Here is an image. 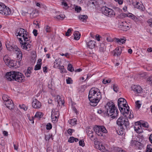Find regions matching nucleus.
<instances>
[{
  "label": "nucleus",
  "instance_id": "obj_1",
  "mask_svg": "<svg viewBox=\"0 0 152 152\" xmlns=\"http://www.w3.org/2000/svg\"><path fill=\"white\" fill-rule=\"evenodd\" d=\"M28 32L22 28L17 29L16 34L21 44V48L23 49L29 51L31 49V45L29 43L30 38L27 34Z\"/></svg>",
  "mask_w": 152,
  "mask_h": 152
},
{
  "label": "nucleus",
  "instance_id": "obj_2",
  "mask_svg": "<svg viewBox=\"0 0 152 152\" xmlns=\"http://www.w3.org/2000/svg\"><path fill=\"white\" fill-rule=\"evenodd\" d=\"M88 98L91 106H96L102 98L101 94L99 90L97 88H91L89 91Z\"/></svg>",
  "mask_w": 152,
  "mask_h": 152
},
{
  "label": "nucleus",
  "instance_id": "obj_3",
  "mask_svg": "<svg viewBox=\"0 0 152 152\" xmlns=\"http://www.w3.org/2000/svg\"><path fill=\"white\" fill-rule=\"evenodd\" d=\"M105 112L108 116H111L113 119L118 115V109L115 107L113 102H107L105 106Z\"/></svg>",
  "mask_w": 152,
  "mask_h": 152
},
{
  "label": "nucleus",
  "instance_id": "obj_4",
  "mask_svg": "<svg viewBox=\"0 0 152 152\" xmlns=\"http://www.w3.org/2000/svg\"><path fill=\"white\" fill-rule=\"evenodd\" d=\"M5 77L9 81L14 80L18 82H21L24 79L23 74L17 72L12 71L6 73Z\"/></svg>",
  "mask_w": 152,
  "mask_h": 152
},
{
  "label": "nucleus",
  "instance_id": "obj_5",
  "mask_svg": "<svg viewBox=\"0 0 152 152\" xmlns=\"http://www.w3.org/2000/svg\"><path fill=\"white\" fill-rule=\"evenodd\" d=\"M120 102L118 103V106L119 110L121 113L124 116H126L127 115L129 114L130 113V114L129 116V118H133V115L132 114L131 115V112H129V107L128 105L126 104L127 103Z\"/></svg>",
  "mask_w": 152,
  "mask_h": 152
},
{
  "label": "nucleus",
  "instance_id": "obj_6",
  "mask_svg": "<svg viewBox=\"0 0 152 152\" xmlns=\"http://www.w3.org/2000/svg\"><path fill=\"white\" fill-rule=\"evenodd\" d=\"M7 49L10 51H13L16 54L17 60L21 61L22 58V54L20 49L16 45L12 46L10 44L6 43Z\"/></svg>",
  "mask_w": 152,
  "mask_h": 152
},
{
  "label": "nucleus",
  "instance_id": "obj_7",
  "mask_svg": "<svg viewBox=\"0 0 152 152\" xmlns=\"http://www.w3.org/2000/svg\"><path fill=\"white\" fill-rule=\"evenodd\" d=\"M116 123L117 125L123 128L127 129L129 127V122L128 118L123 117H120L117 120Z\"/></svg>",
  "mask_w": 152,
  "mask_h": 152
},
{
  "label": "nucleus",
  "instance_id": "obj_8",
  "mask_svg": "<svg viewBox=\"0 0 152 152\" xmlns=\"http://www.w3.org/2000/svg\"><path fill=\"white\" fill-rule=\"evenodd\" d=\"M94 130L99 136H103V133H106L107 131L104 126H96L94 127Z\"/></svg>",
  "mask_w": 152,
  "mask_h": 152
},
{
  "label": "nucleus",
  "instance_id": "obj_9",
  "mask_svg": "<svg viewBox=\"0 0 152 152\" xmlns=\"http://www.w3.org/2000/svg\"><path fill=\"white\" fill-rule=\"evenodd\" d=\"M122 15L124 17H127L133 20L137 24L142 23V19L140 17H137L131 13H129L127 14L125 13L122 14Z\"/></svg>",
  "mask_w": 152,
  "mask_h": 152
},
{
  "label": "nucleus",
  "instance_id": "obj_10",
  "mask_svg": "<svg viewBox=\"0 0 152 152\" xmlns=\"http://www.w3.org/2000/svg\"><path fill=\"white\" fill-rule=\"evenodd\" d=\"M59 115V113L58 111H56L54 109L52 110L51 118L52 121L53 123L56 122L58 119V118Z\"/></svg>",
  "mask_w": 152,
  "mask_h": 152
},
{
  "label": "nucleus",
  "instance_id": "obj_11",
  "mask_svg": "<svg viewBox=\"0 0 152 152\" xmlns=\"http://www.w3.org/2000/svg\"><path fill=\"white\" fill-rule=\"evenodd\" d=\"M131 89L134 91L136 94L141 93L142 91V89L139 85H133L131 86Z\"/></svg>",
  "mask_w": 152,
  "mask_h": 152
},
{
  "label": "nucleus",
  "instance_id": "obj_12",
  "mask_svg": "<svg viewBox=\"0 0 152 152\" xmlns=\"http://www.w3.org/2000/svg\"><path fill=\"white\" fill-rule=\"evenodd\" d=\"M32 105L34 108H39L41 107V104L36 99H34L32 100Z\"/></svg>",
  "mask_w": 152,
  "mask_h": 152
},
{
  "label": "nucleus",
  "instance_id": "obj_13",
  "mask_svg": "<svg viewBox=\"0 0 152 152\" xmlns=\"http://www.w3.org/2000/svg\"><path fill=\"white\" fill-rule=\"evenodd\" d=\"M6 107L10 110L13 109L14 108V104L12 101L10 99L4 103Z\"/></svg>",
  "mask_w": 152,
  "mask_h": 152
},
{
  "label": "nucleus",
  "instance_id": "obj_14",
  "mask_svg": "<svg viewBox=\"0 0 152 152\" xmlns=\"http://www.w3.org/2000/svg\"><path fill=\"white\" fill-rule=\"evenodd\" d=\"M134 128V130L138 133H140L143 132V130L141 125L139 124L138 123H135Z\"/></svg>",
  "mask_w": 152,
  "mask_h": 152
},
{
  "label": "nucleus",
  "instance_id": "obj_15",
  "mask_svg": "<svg viewBox=\"0 0 152 152\" xmlns=\"http://www.w3.org/2000/svg\"><path fill=\"white\" fill-rule=\"evenodd\" d=\"M56 100L57 101L58 104L59 105H63L64 103V99L62 96H60L59 95H57L56 96Z\"/></svg>",
  "mask_w": 152,
  "mask_h": 152
},
{
  "label": "nucleus",
  "instance_id": "obj_16",
  "mask_svg": "<svg viewBox=\"0 0 152 152\" xmlns=\"http://www.w3.org/2000/svg\"><path fill=\"white\" fill-rule=\"evenodd\" d=\"M122 49L121 47H119L116 48L114 51V56H119L121 54Z\"/></svg>",
  "mask_w": 152,
  "mask_h": 152
},
{
  "label": "nucleus",
  "instance_id": "obj_17",
  "mask_svg": "<svg viewBox=\"0 0 152 152\" xmlns=\"http://www.w3.org/2000/svg\"><path fill=\"white\" fill-rule=\"evenodd\" d=\"M86 132L87 135L89 137V138L91 140H94V135L93 134V132L92 130H91L90 128H88L86 130Z\"/></svg>",
  "mask_w": 152,
  "mask_h": 152
},
{
  "label": "nucleus",
  "instance_id": "obj_18",
  "mask_svg": "<svg viewBox=\"0 0 152 152\" xmlns=\"http://www.w3.org/2000/svg\"><path fill=\"white\" fill-rule=\"evenodd\" d=\"M95 42L94 40H91L88 42H86L88 47L90 49H93L95 46Z\"/></svg>",
  "mask_w": 152,
  "mask_h": 152
},
{
  "label": "nucleus",
  "instance_id": "obj_19",
  "mask_svg": "<svg viewBox=\"0 0 152 152\" xmlns=\"http://www.w3.org/2000/svg\"><path fill=\"white\" fill-rule=\"evenodd\" d=\"M3 11L4 14H1L3 15L7 16L10 15L11 14V10L7 7H5Z\"/></svg>",
  "mask_w": 152,
  "mask_h": 152
},
{
  "label": "nucleus",
  "instance_id": "obj_20",
  "mask_svg": "<svg viewBox=\"0 0 152 152\" xmlns=\"http://www.w3.org/2000/svg\"><path fill=\"white\" fill-rule=\"evenodd\" d=\"M126 39L124 37L122 38H116L115 39V41L116 42L118 43L119 44H123L125 43L126 41Z\"/></svg>",
  "mask_w": 152,
  "mask_h": 152
},
{
  "label": "nucleus",
  "instance_id": "obj_21",
  "mask_svg": "<svg viewBox=\"0 0 152 152\" xmlns=\"http://www.w3.org/2000/svg\"><path fill=\"white\" fill-rule=\"evenodd\" d=\"M109 8L106 7H103L101 9V11L102 13L106 15H107V13L109 11Z\"/></svg>",
  "mask_w": 152,
  "mask_h": 152
},
{
  "label": "nucleus",
  "instance_id": "obj_22",
  "mask_svg": "<svg viewBox=\"0 0 152 152\" xmlns=\"http://www.w3.org/2000/svg\"><path fill=\"white\" fill-rule=\"evenodd\" d=\"M109 11H108L107 15H106V16L110 17H113L115 15V13L114 11L112 9L109 8Z\"/></svg>",
  "mask_w": 152,
  "mask_h": 152
},
{
  "label": "nucleus",
  "instance_id": "obj_23",
  "mask_svg": "<svg viewBox=\"0 0 152 152\" xmlns=\"http://www.w3.org/2000/svg\"><path fill=\"white\" fill-rule=\"evenodd\" d=\"M73 35H74V39H75L78 40L80 39V34L78 31H75Z\"/></svg>",
  "mask_w": 152,
  "mask_h": 152
},
{
  "label": "nucleus",
  "instance_id": "obj_24",
  "mask_svg": "<svg viewBox=\"0 0 152 152\" xmlns=\"http://www.w3.org/2000/svg\"><path fill=\"white\" fill-rule=\"evenodd\" d=\"M44 29L47 33H50L52 31L51 27L48 24L45 25Z\"/></svg>",
  "mask_w": 152,
  "mask_h": 152
},
{
  "label": "nucleus",
  "instance_id": "obj_25",
  "mask_svg": "<svg viewBox=\"0 0 152 152\" xmlns=\"http://www.w3.org/2000/svg\"><path fill=\"white\" fill-rule=\"evenodd\" d=\"M78 18L81 20L83 22H85L86 21V19L88 17L86 15H80L78 16Z\"/></svg>",
  "mask_w": 152,
  "mask_h": 152
},
{
  "label": "nucleus",
  "instance_id": "obj_26",
  "mask_svg": "<svg viewBox=\"0 0 152 152\" xmlns=\"http://www.w3.org/2000/svg\"><path fill=\"white\" fill-rule=\"evenodd\" d=\"M78 139L77 138H75L73 137H71L69 138L68 142L70 143L73 142L74 141L77 142L78 141Z\"/></svg>",
  "mask_w": 152,
  "mask_h": 152
},
{
  "label": "nucleus",
  "instance_id": "obj_27",
  "mask_svg": "<svg viewBox=\"0 0 152 152\" xmlns=\"http://www.w3.org/2000/svg\"><path fill=\"white\" fill-rule=\"evenodd\" d=\"M77 120L75 118L70 119L68 121L69 123L72 126H74L77 124Z\"/></svg>",
  "mask_w": 152,
  "mask_h": 152
},
{
  "label": "nucleus",
  "instance_id": "obj_28",
  "mask_svg": "<svg viewBox=\"0 0 152 152\" xmlns=\"http://www.w3.org/2000/svg\"><path fill=\"white\" fill-rule=\"evenodd\" d=\"M6 6L3 3H0V13L1 14H4L3 10L6 7Z\"/></svg>",
  "mask_w": 152,
  "mask_h": 152
},
{
  "label": "nucleus",
  "instance_id": "obj_29",
  "mask_svg": "<svg viewBox=\"0 0 152 152\" xmlns=\"http://www.w3.org/2000/svg\"><path fill=\"white\" fill-rule=\"evenodd\" d=\"M112 81V80L110 78H104L102 80V82L103 83L105 84H108L111 83Z\"/></svg>",
  "mask_w": 152,
  "mask_h": 152
},
{
  "label": "nucleus",
  "instance_id": "obj_30",
  "mask_svg": "<svg viewBox=\"0 0 152 152\" xmlns=\"http://www.w3.org/2000/svg\"><path fill=\"white\" fill-rule=\"evenodd\" d=\"M13 60H10L6 64L9 67H14L15 66V63H14Z\"/></svg>",
  "mask_w": 152,
  "mask_h": 152
},
{
  "label": "nucleus",
  "instance_id": "obj_31",
  "mask_svg": "<svg viewBox=\"0 0 152 152\" xmlns=\"http://www.w3.org/2000/svg\"><path fill=\"white\" fill-rule=\"evenodd\" d=\"M43 115L42 112H37L34 115V118H41Z\"/></svg>",
  "mask_w": 152,
  "mask_h": 152
},
{
  "label": "nucleus",
  "instance_id": "obj_32",
  "mask_svg": "<svg viewBox=\"0 0 152 152\" xmlns=\"http://www.w3.org/2000/svg\"><path fill=\"white\" fill-rule=\"evenodd\" d=\"M132 4L135 8L140 9H141L142 8L141 6L140 5V4H139V3L138 2H136L135 3L133 2Z\"/></svg>",
  "mask_w": 152,
  "mask_h": 152
},
{
  "label": "nucleus",
  "instance_id": "obj_33",
  "mask_svg": "<svg viewBox=\"0 0 152 152\" xmlns=\"http://www.w3.org/2000/svg\"><path fill=\"white\" fill-rule=\"evenodd\" d=\"M65 18V15L63 14H61L56 16L55 18L58 20H63Z\"/></svg>",
  "mask_w": 152,
  "mask_h": 152
},
{
  "label": "nucleus",
  "instance_id": "obj_34",
  "mask_svg": "<svg viewBox=\"0 0 152 152\" xmlns=\"http://www.w3.org/2000/svg\"><path fill=\"white\" fill-rule=\"evenodd\" d=\"M145 152H152V145L150 144L147 145Z\"/></svg>",
  "mask_w": 152,
  "mask_h": 152
},
{
  "label": "nucleus",
  "instance_id": "obj_35",
  "mask_svg": "<svg viewBox=\"0 0 152 152\" xmlns=\"http://www.w3.org/2000/svg\"><path fill=\"white\" fill-rule=\"evenodd\" d=\"M61 63L60 61H58V60H56L54 62V66L56 68H58L60 65V64Z\"/></svg>",
  "mask_w": 152,
  "mask_h": 152
},
{
  "label": "nucleus",
  "instance_id": "obj_36",
  "mask_svg": "<svg viewBox=\"0 0 152 152\" xmlns=\"http://www.w3.org/2000/svg\"><path fill=\"white\" fill-rule=\"evenodd\" d=\"M119 27L121 28L122 30L124 31H126L127 30L129 29V27L128 26H126L124 25H121Z\"/></svg>",
  "mask_w": 152,
  "mask_h": 152
},
{
  "label": "nucleus",
  "instance_id": "obj_37",
  "mask_svg": "<svg viewBox=\"0 0 152 152\" xmlns=\"http://www.w3.org/2000/svg\"><path fill=\"white\" fill-rule=\"evenodd\" d=\"M99 148H97V149H99L102 152H104L105 151V148L104 146H103L102 144L101 143L100 144H99Z\"/></svg>",
  "mask_w": 152,
  "mask_h": 152
},
{
  "label": "nucleus",
  "instance_id": "obj_38",
  "mask_svg": "<svg viewBox=\"0 0 152 152\" xmlns=\"http://www.w3.org/2000/svg\"><path fill=\"white\" fill-rule=\"evenodd\" d=\"M3 60L5 64H7L10 60V58L7 55H5L3 58Z\"/></svg>",
  "mask_w": 152,
  "mask_h": 152
},
{
  "label": "nucleus",
  "instance_id": "obj_39",
  "mask_svg": "<svg viewBox=\"0 0 152 152\" xmlns=\"http://www.w3.org/2000/svg\"><path fill=\"white\" fill-rule=\"evenodd\" d=\"M113 86L114 91L116 92H117L118 91L119 89L118 85L115 84H113Z\"/></svg>",
  "mask_w": 152,
  "mask_h": 152
},
{
  "label": "nucleus",
  "instance_id": "obj_40",
  "mask_svg": "<svg viewBox=\"0 0 152 152\" xmlns=\"http://www.w3.org/2000/svg\"><path fill=\"white\" fill-rule=\"evenodd\" d=\"M9 98L10 97L7 95L6 94L3 95L2 96V99L4 101V103L5 102L7 101L8 100H10V99Z\"/></svg>",
  "mask_w": 152,
  "mask_h": 152
},
{
  "label": "nucleus",
  "instance_id": "obj_41",
  "mask_svg": "<svg viewBox=\"0 0 152 152\" xmlns=\"http://www.w3.org/2000/svg\"><path fill=\"white\" fill-rule=\"evenodd\" d=\"M61 5L64 6L63 8L65 10L68 8L69 7L67 3L64 0L61 2Z\"/></svg>",
  "mask_w": 152,
  "mask_h": 152
},
{
  "label": "nucleus",
  "instance_id": "obj_42",
  "mask_svg": "<svg viewBox=\"0 0 152 152\" xmlns=\"http://www.w3.org/2000/svg\"><path fill=\"white\" fill-rule=\"evenodd\" d=\"M125 128H121L119 130V131L118 132V133L119 135H122L124 134V130Z\"/></svg>",
  "mask_w": 152,
  "mask_h": 152
},
{
  "label": "nucleus",
  "instance_id": "obj_43",
  "mask_svg": "<svg viewBox=\"0 0 152 152\" xmlns=\"http://www.w3.org/2000/svg\"><path fill=\"white\" fill-rule=\"evenodd\" d=\"M61 70V73H64L66 72V70L64 68V67L63 66L60 65L58 67Z\"/></svg>",
  "mask_w": 152,
  "mask_h": 152
},
{
  "label": "nucleus",
  "instance_id": "obj_44",
  "mask_svg": "<svg viewBox=\"0 0 152 152\" xmlns=\"http://www.w3.org/2000/svg\"><path fill=\"white\" fill-rule=\"evenodd\" d=\"M67 69L69 71L71 72H72L74 71V68L72 67V65L70 64H68Z\"/></svg>",
  "mask_w": 152,
  "mask_h": 152
},
{
  "label": "nucleus",
  "instance_id": "obj_45",
  "mask_svg": "<svg viewBox=\"0 0 152 152\" xmlns=\"http://www.w3.org/2000/svg\"><path fill=\"white\" fill-rule=\"evenodd\" d=\"M125 103H127V102L126 101V100L124 98H121L119 99L118 100V103H120L121 102H124Z\"/></svg>",
  "mask_w": 152,
  "mask_h": 152
},
{
  "label": "nucleus",
  "instance_id": "obj_46",
  "mask_svg": "<svg viewBox=\"0 0 152 152\" xmlns=\"http://www.w3.org/2000/svg\"><path fill=\"white\" fill-rule=\"evenodd\" d=\"M101 143L97 141H95L94 142V143L95 145V147L96 148H99V144H100Z\"/></svg>",
  "mask_w": 152,
  "mask_h": 152
},
{
  "label": "nucleus",
  "instance_id": "obj_47",
  "mask_svg": "<svg viewBox=\"0 0 152 152\" xmlns=\"http://www.w3.org/2000/svg\"><path fill=\"white\" fill-rule=\"evenodd\" d=\"M19 107L21 109H23L24 110H26L27 109V108L24 104L19 105Z\"/></svg>",
  "mask_w": 152,
  "mask_h": 152
},
{
  "label": "nucleus",
  "instance_id": "obj_48",
  "mask_svg": "<svg viewBox=\"0 0 152 152\" xmlns=\"http://www.w3.org/2000/svg\"><path fill=\"white\" fill-rule=\"evenodd\" d=\"M41 65L39 64H37L34 67V70H38L40 69L41 67Z\"/></svg>",
  "mask_w": 152,
  "mask_h": 152
},
{
  "label": "nucleus",
  "instance_id": "obj_49",
  "mask_svg": "<svg viewBox=\"0 0 152 152\" xmlns=\"http://www.w3.org/2000/svg\"><path fill=\"white\" fill-rule=\"evenodd\" d=\"M105 45L103 43H101L100 44V50H102V51H103L104 49L105 48Z\"/></svg>",
  "mask_w": 152,
  "mask_h": 152
},
{
  "label": "nucleus",
  "instance_id": "obj_50",
  "mask_svg": "<svg viewBox=\"0 0 152 152\" xmlns=\"http://www.w3.org/2000/svg\"><path fill=\"white\" fill-rule=\"evenodd\" d=\"M46 128L47 130H50L52 128V126L51 124L48 123L46 126Z\"/></svg>",
  "mask_w": 152,
  "mask_h": 152
},
{
  "label": "nucleus",
  "instance_id": "obj_51",
  "mask_svg": "<svg viewBox=\"0 0 152 152\" xmlns=\"http://www.w3.org/2000/svg\"><path fill=\"white\" fill-rule=\"evenodd\" d=\"M140 102L139 101H137L135 102L136 107H137L138 109L140 108L141 106V104H140Z\"/></svg>",
  "mask_w": 152,
  "mask_h": 152
},
{
  "label": "nucleus",
  "instance_id": "obj_52",
  "mask_svg": "<svg viewBox=\"0 0 152 152\" xmlns=\"http://www.w3.org/2000/svg\"><path fill=\"white\" fill-rule=\"evenodd\" d=\"M51 137L50 134H48L46 135L45 136V139L46 141H49Z\"/></svg>",
  "mask_w": 152,
  "mask_h": 152
},
{
  "label": "nucleus",
  "instance_id": "obj_53",
  "mask_svg": "<svg viewBox=\"0 0 152 152\" xmlns=\"http://www.w3.org/2000/svg\"><path fill=\"white\" fill-rule=\"evenodd\" d=\"M147 22L149 26L151 27H152V19L151 18L148 20Z\"/></svg>",
  "mask_w": 152,
  "mask_h": 152
},
{
  "label": "nucleus",
  "instance_id": "obj_54",
  "mask_svg": "<svg viewBox=\"0 0 152 152\" xmlns=\"http://www.w3.org/2000/svg\"><path fill=\"white\" fill-rule=\"evenodd\" d=\"M90 4H92L94 6H95L96 4V1L95 0H91L90 2Z\"/></svg>",
  "mask_w": 152,
  "mask_h": 152
},
{
  "label": "nucleus",
  "instance_id": "obj_55",
  "mask_svg": "<svg viewBox=\"0 0 152 152\" xmlns=\"http://www.w3.org/2000/svg\"><path fill=\"white\" fill-rule=\"evenodd\" d=\"M72 30L71 28L68 29L67 32L66 33L65 35L66 36H69V33L71 32Z\"/></svg>",
  "mask_w": 152,
  "mask_h": 152
},
{
  "label": "nucleus",
  "instance_id": "obj_56",
  "mask_svg": "<svg viewBox=\"0 0 152 152\" xmlns=\"http://www.w3.org/2000/svg\"><path fill=\"white\" fill-rule=\"evenodd\" d=\"M66 82L67 84H71L72 83V80L70 78L68 77L67 79H66Z\"/></svg>",
  "mask_w": 152,
  "mask_h": 152
},
{
  "label": "nucleus",
  "instance_id": "obj_57",
  "mask_svg": "<svg viewBox=\"0 0 152 152\" xmlns=\"http://www.w3.org/2000/svg\"><path fill=\"white\" fill-rule=\"evenodd\" d=\"M81 10V8L80 7H78L77 6L75 7V11L77 12H79Z\"/></svg>",
  "mask_w": 152,
  "mask_h": 152
},
{
  "label": "nucleus",
  "instance_id": "obj_58",
  "mask_svg": "<svg viewBox=\"0 0 152 152\" xmlns=\"http://www.w3.org/2000/svg\"><path fill=\"white\" fill-rule=\"evenodd\" d=\"M79 145L80 146L83 147L85 145V144L84 143V142L83 140H80L79 141Z\"/></svg>",
  "mask_w": 152,
  "mask_h": 152
},
{
  "label": "nucleus",
  "instance_id": "obj_59",
  "mask_svg": "<svg viewBox=\"0 0 152 152\" xmlns=\"http://www.w3.org/2000/svg\"><path fill=\"white\" fill-rule=\"evenodd\" d=\"M142 126L143 127L146 128H148V124L147 122H145L142 124Z\"/></svg>",
  "mask_w": 152,
  "mask_h": 152
},
{
  "label": "nucleus",
  "instance_id": "obj_60",
  "mask_svg": "<svg viewBox=\"0 0 152 152\" xmlns=\"http://www.w3.org/2000/svg\"><path fill=\"white\" fill-rule=\"evenodd\" d=\"M106 39L108 42H111L113 41V39L109 36L106 38Z\"/></svg>",
  "mask_w": 152,
  "mask_h": 152
},
{
  "label": "nucleus",
  "instance_id": "obj_61",
  "mask_svg": "<svg viewBox=\"0 0 152 152\" xmlns=\"http://www.w3.org/2000/svg\"><path fill=\"white\" fill-rule=\"evenodd\" d=\"M33 33L35 36H37L38 34L37 30L34 29L33 30Z\"/></svg>",
  "mask_w": 152,
  "mask_h": 152
},
{
  "label": "nucleus",
  "instance_id": "obj_62",
  "mask_svg": "<svg viewBox=\"0 0 152 152\" xmlns=\"http://www.w3.org/2000/svg\"><path fill=\"white\" fill-rule=\"evenodd\" d=\"M73 130L71 129H69L68 130V133L70 135H72V131Z\"/></svg>",
  "mask_w": 152,
  "mask_h": 152
},
{
  "label": "nucleus",
  "instance_id": "obj_63",
  "mask_svg": "<svg viewBox=\"0 0 152 152\" xmlns=\"http://www.w3.org/2000/svg\"><path fill=\"white\" fill-rule=\"evenodd\" d=\"M148 81L149 82V83L152 84V77H150L148 78Z\"/></svg>",
  "mask_w": 152,
  "mask_h": 152
},
{
  "label": "nucleus",
  "instance_id": "obj_64",
  "mask_svg": "<svg viewBox=\"0 0 152 152\" xmlns=\"http://www.w3.org/2000/svg\"><path fill=\"white\" fill-rule=\"evenodd\" d=\"M116 2H117L119 4H122L123 3V0H114Z\"/></svg>",
  "mask_w": 152,
  "mask_h": 152
}]
</instances>
